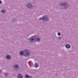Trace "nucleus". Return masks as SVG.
Listing matches in <instances>:
<instances>
[{"label": "nucleus", "mask_w": 78, "mask_h": 78, "mask_svg": "<svg viewBox=\"0 0 78 78\" xmlns=\"http://www.w3.org/2000/svg\"><path fill=\"white\" fill-rule=\"evenodd\" d=\"M60 5H61V4H60Z\"/></svg>", "instance_id": "obj_21"}, {"label": "nucleus", "mask_w": 78, "mask_h": 78, "mask_svg": "<svg viewBox=\"0 0 78 78\" xmlns=\"http://www.w3.org/2000/svg\"><path fill=\"white\" fill-rule=\"evenodd\" d=\"M1 12H2L3 13H4V12H5V10H2L1 11Z\"/></svg>", "instance_id": "obj_12"}, {"label": "nucleus", "mask_w": 78, "mask_h": 78, "mask_svg": "<svg viewBox=\"0 0 78 78\" xmlns=\"http://www.w3.org/2000/svg\"><path fill=\"white\" fill-rule=\"evenodd\" d=\"M25 77L26 78H30V77L31 78V76H28V75H26Z\"/></svg>", "instance_id": "obj_11"}, {"label": "nucleus", "mask_w": 78, "mask_h": 78, "mask_svg": "<svg viewBox=\"0 0 78 78\" xmlns=\"http://www.w3.org/2000/svg\"><path fill=\"white\" fill-rule=\"evenodd\" d=\"M17 77L18 78H22V75L21 74H19L17 76Z\"/></svg>", "instance_id": "obj_6"}, {"label": "nucleus", "mask_w": 78, "mask_h": 78, "mask_svg": "<svg viewBox=\"0 0 78 78\" xmlns=\"http://www.w3.org/2000/svg\"><path fill=\"white\" fill-rule=\"evenodd\" d=\"M62 6H64L65 8H68V7H69V5H67V4H66V3H63V4L62 5Z\"/></svg>", "instance_id": "obj_2"}, {"label": "nucleus", "mask_w": 78, "mask_h": 78, "mask_svg": "<svg viewBox=\"0 0 78 78\" xmlns=\"http://www.w3.org/2000/svg\"><path fill=\"white\" fill-rule=\"evenodd\" d=\"M21 55H24V56H29L30 55V52L29 51L26 49L23 50V51H21L20 53Z\"/></svg>", "instance_id": "obj_1"}, {"label": "nucleus", "mask_w": 78, "mask_h": 78, "mask_svg": "<svg viewBox=\"0 0 78 78\" xmlns=\"http://www.w3.org/2000/svg\"><path fill=\"white\" fill-rule=\"evenodd\" d=\"M15 67L16 68H17V69H18V70H19V68H20V66H19L18 65L15 66Z\"/></svg>", "instance_id": "obj_10"}, {"label": "nucleus", "mask_w": 78, "mask_h": 78, "mask_svg": "<svg viewBox=\"0 0 78 78\" xmlns=\"http://www.w3.org/2000/svg\"><path fill=\"white\" fill-rule=\"evenodd\" d=\"M0 3H2V1L0 0Z\"/></svg>", "instance_id": "obj_17"}, {"label": "nucleus", "mask_w": 78, "mask_h": 78, "mask_svg": "<svg viewBox=\"0 0 78 78\" xmlns=\"http://www.w3.org/2000/svg\"><path fill=\"white\" fill-rule=\"evenodd\" d=\"M39 20H41V18H39Z\"/></svg>", "instance_id": "obj_18"}, {"label": "nucleus", "mask_w": 78, "mask_h": 78, "mask_svg": "<svg viewBox=\"0 0 78 78\" xmlns=\"http://www.w3.org/2000/svg\"><path fill=\"white\" fill-rule=\"evenodd\" d=\"M28 8H31L33 6L31 4V3H30L28 5H27L26 6Z\"/></svg>", "instance_id": "obj_4"}, {"label": "nucleus", "mask_w": 78, "mask_h": 78, "mask_svg": "<svg viewBox=\"0 0 78 78\" xmlns=\"http://www.w3.org/2000/svg\"><path fill=\"white\" fill-rule=\"evenodd\" d=\"M34 38L35 39V40H36V39H37L34 36H33L31 37H30V39H29V40H30V41H33V40H34Z\"/></svg>", "instance_id": "obj_3"}, {"label": "nucleus", "mask_w": 78, "mask_h": 78, "mask_svg": "<svg viewBox=\"0 0 78 78\" xmlns=\"http://www.w3.org/2000/svg\"><path fill=\"white\" fill-rule=\"evenodd\" d=\"M58 36H61V34L59 33H58Z\"/></svg>", "instance_id": "obj_14"}, {"label": "nucleus", "mask_w": 78, "mask_h": 78, "mask_svg": "<svg viewBox=\"0 0 78 78\" xmlns=\"http://www.w3.org/2000/svg\"><path fill=\"white\" fill-rule=\"evenodd\" d=\"M7 58L8 59H11V56L9 55H7Z\"/></svg>", "instance_id": "obj_9"}, {"label": "nucleus", "mask_w": 78, "mask_h": 78, "mask_svg": "<svg viewBox=\"0 0 78 78\" xmlns=\"http://www.w3.org/2000/svg\"><path fill=\"white\" fill-rule=\"evenodd\" d=\"M60 38H61V37H60Z\"/></svg>", "instance_id": "obj_20"}, {"label": "nucleus", "mask_w": 78, "mask_h": 78, "mask_svg": "<svg viewBox=\"0 0 78 78\" xmlns=\"http://www.w3.org/2000/svg\"><path fill=\"white\" fill-rule=\"evenodd\" d=\"M5 76H7V75H8V74L5 73Z\"/></svg>", "instance_id": "obj_15"}, {"label": "nucleus", "mask_w": 78, "mask_h": 78, "mask_svg": "<svg viewBox=\"0 0 78 78\" xmlns=\"http://www.w3.org/2000/svg\"><path fill=\"white\" fill-rule=\"evenodd\" d=\"M34 66L35 67H39V64L37 63H35Z\"/></svg>", "instance_id": "obj_8"}, {"label": "nucleus", "mask_w": 78, "mask_h": 78, "mask_svg": "<svg viewBox=\"0 0 78 78\" xmlns=\"http://www.w3.org/2000/svg\"><path fill=\"white\" fill-rule=\"evenodd\" d=\"M37 41H40V38H37Z\"/></svg>", "instance_id": "obj_13"}, {"label": "nucleus", "mask_w": 78, "mask_h": 78, "mask_svg": "<svg viewBox=\"0 0 78 78\" xmlns=\"http://www.w3.org/2000/svg\"><path fill=\"white\" fill-rule=\"evenodd\" d=\"M47 20V16H44V17H43L42 18V20Z\"/></svg>", "instance_id": "obj_5"}, {"label": "nucleus", "mask_w": 78, "mask_h": 78, "mask_svg": "<svg viewBox=\"0 0 78 78\" xmlns=\"http://www.w3.org/2000/svg\"><path fill=\"white\" fill-rule=\"evenodd\" d=\"M31 62V61H29V62H28V63H30Z\"/></svg>", "instance_id": "obj_16"}, {"label": "nucleus", "mask_w": 78, "mask_h": 78, "mask_svg": "<svg viewBox=\"0 0 78 78\" xmlns=\"http://www.w3.org/2000/svg\"><path fill=\"white\" fill-rule=\"evenodd\" d=\"M0 73H1V70H0Z\"/></svg>", "instance_id": "obj_19"}, {"label": "nucleus", "mask_w": 78, "mask_h": 78, "mask_svg": "<svg viewBox=\"0 0 78 78\" xmlns=\"http://www.w3.org/2000/svg\"><path fill=\"white\" fill-rule=\"evenodd\" d=\"M66 48H70V46L69 44H66Z\"/></svg>", "instance_id": "obj_7"}]
</instances>
